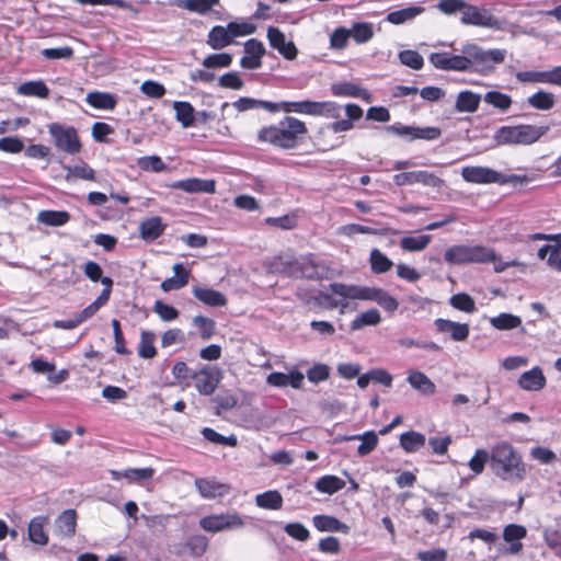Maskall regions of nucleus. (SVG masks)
<instances>
[{
	"mask_svg": "<svg viewBox=\"0 0 561 561\" xmlns=\"http://www.w3.org/2000/svg\"><path fill=\"white\" fill-rule=\"evenodd\" d=\"M401 64L414 70H420L424 65L423 57L415 50H403L399 53Z\"/></svg>",
	"mask_w": 561,
	"mask_h": 561,
	"instance_id": "obj_61",
	"label": "nucleus"
},
{
	"mask_svg": "<svg viewBox=\"0 0 561 561\" xmlns=\"http://www.w3.org/2000/svg\"><path fill=\"white\" fill-rule=\"evenodd\" d=\"M156 335L150 331H142L138 347V354L142 358H152L156 356L157 351L153 345Z\"/></svg>",
	"mask_w": 561,
	"mask_h": 561,
	"instance_id": "obj_52",
	"label": "nucleus"
},
{
	"mask_svg": "<svg viewBox=\"0 0 561 561\" xmlns=\"http://www.w3.org/2000/svg\"><path fill=\"white\" fill-rule=\"evenodd\" d=\"M393 183L397 186L423 184L424 186L439 188L444 185V180L432 172L420 170L394 174Z\"/></svg>",
	"mask_w": 561,
	"mask_h": 561,
	"instance_id": "obj_11",
	"label": "nucleus"
},
{
	"mask_svg": "<svg viewBox=\"0 0 561 561\" xmlns=\"http://www.w3.org/2000/svg\"><path fill=\"white\" fill-rule=\"evenodd\" d=\"M18 93L45 99L49 95V89L42 80L27 81L18 88Z\"/></svg>",
	"mask_w": 561,
	"mask_h": 561,
	"instance_id": "obj_42",
	"label": "nucleus"
},
{
	"mask_svg": "<svg viewBox=\"0 0 561 561\" xmlns=\"http://www.w3.org/2000/svg\"><path fill=\"white\" fill-rule=\"evenodd\" d=\"M330 367L327 364L318 363L307 370V378L312 383L325 381L330 377Z\"/></svg>",
	"mask_w": 561,
	"mask_h": 561,
	"instance_id": "obj_59",
	"label": "nucleus"
},
{
	"mask_svg": "<svg viewBox=\"0 0 561 561\" xmlns=\"http://www.w3.org/2000/svg\"><path fill=\"white\" fill-rule=\"evenodd\" d=\"M153 311L160 317L163 321H173L179 317V311L170 305H167L160 300H157L153 305Z\"/></svg>",
	"mask_w": 561,
	"mask_h": 561,
	"instance_id": "obj_64",
	"label": "nucleus"
},
{
	"mask_svg": "<svg viewBox=\"0 0 561 561\" xmlns=\"http://www.w3.org/2000/svg\"><path fill=\"white\" fill-rule=\"evenodd\" d=\"M304 379V374L298 370H293L289 374L274 371L267 376L266 382L270 386L277 388L290 386L295 389H300L302 387Z\"/></svg>",
	"mask_w": 561,
	"mask_h": 561,
	"instance_id": "obj_19",
	"label": "nucleus"
},
{
	"mask_svg": "<svg viewBox=\"0 0 561 561\" xmlns=\"http://www.w3.org/2000/svg\"><path fill=\"white\" fill-rule=\"evenodd\" d=\"M267 39L270 45L276 49L284 58L293 60L297 57L298 50L291 41H286L285 34L275 26L267 28Z\"/></svg>",
	"mask_w": 561,
	"mask_h": 561,
	"instance_id": "obj_14",
	"label": "nucleus"
},
{
	"mask_svg": "<svg viewBox=\"0 0 561 561\" xmlns=\"http://www.w3.org/2000/svg\"><path fill=\"white\" fill-rule=\"evenodd\" d=\"M171 188L181 190L186 193H215L216 186L213 180H201L191 178L175 181L170 185Z\"/></svg>",
	"mask_w": 561,
	"mask_h": 561,
	"instance_id": "obj_18",
	"label": "nucleus"
},
{
	"mask_svg": "<svg viewBox=\"0 0 561 561\" xmlns=\"http://www.w3.org/2000/svg\"><path fill=\"white\" fill-rule=\"evenodd\" d=\"M85 102L100 110H113L117 104L116 98L113 94L98 91L88 93Z\"/></svg>",
	"mask_w": 561,
	"mask_h": 561,
	"instance_id": "obj_36",
	"label": "nucleus"
},
{
	"mask_svg": "<svg viewBox=\"0 0 561 561\" xmlns=\"http://www.w3.org/2000/svg\"><path fill=\"white\" fill-rule=\"evenodd\" d=\"M244 525V518L236 512L208 515L199 520L201 528L213 534L241 529Z\"/></svg>",
	"mask_w": 561,
	"mask_h": 561,
	"instance_id": "obj_8",
	"label": "nucleus"
},
{
	"mask_svg": "<svg viewBox=\"0 0 561 561\" xmlns=\"http://www.w3.org/2000/svg\"><path fill=\"white\" fill-rule=\"evenodd\" d=\"M407 380L413 389L425 396H432L436 391L435 383L420 370H411Z\"/></svg>",
	"mask_w": 561,
	"mask_h": 561,
	"instance_id": "obj_27",
	"label": "nucleus"
},
{
	"mask_svg": "<svg viewBox=\"0 0 561 561\" xmlns=\"http://www.w3.org/2000/svg\"><path fill=\"white\" fill-rule=\"evenodd\" d=\"M331 92L335 96L362 98L367 94L366 90L352 82H337L331 85Z\"/></svg>",
	"mask_w": 561,
	"mask_h": 561,
	"instance_id": "obj_46",
	"label": "nucleus"
},
{
	"mask_svg": "<svg viewBox=\"0 0 561 561\" xmlns=\"http://www.w3.org/2000/svg\"><path fill=\"white\" fill-rule=\"evenodd\" d=\"M173 271L175 275L161 283V289L163 291L178 290L186 286L188 283L190 272L184 268L183 264H174Z\"/></svg>",
	"mask_w": 561,
	"mask_h": 561,
	"instance_id": "obj_28",
	"label": "nucleus"
},
{
	"mask_svg": "<svg viewBox=\"0 0 561 561\" xmlns=\"http://www.w3.org/2000/svg\"><path fill=\"white\" fill-rule=\"evenodd\" d=\"M480 101V94L465 90L457 95L455 108L459 113H473L478 110Z\"/></svg>",
	"mask_w": 561,
	"mask_h": 561,
	"instance_id": "obj_29",
	"label": "nucleus"
},
{
	"mask_svg": "<svg viewBox=\"0 0 561 561\" xmlns=\"http://www.w3.org/2000/svg\"><path fill=\"white\" fill-rule=\"evenodd\" d=\"M461 22L476 26L501 30V22L492 15L486 9L466 4L462 10Z\"/></svg>",
	"mask_w": 561,
	"mask_h": 561,
	"instance_id": "obj_12",
	"label": "nucleus"
},
{
	"mask_svg": "<svg viewBox=\"0 0 561 561\" xmlns=\"http://www.w3.org/2000/svg\"><path fill=\"white\" fill-rule=\"evenodd\" d=\"M185 547L192 557L199 558L208 548V539L204 535H192L186 539Z\"/></svg>",
	"mask_w": 561,
	"mask_h": 561,
	"instance_id": "obj_51",
	"label": "nucleus"
},
{
	"mask_svg": "<svg viewBox=\"0 0 561 561\" xmlns=\"http://www.w3.org/2000/svg\"><path fill=\"white\" fill-rule=\"evenodd\" d=\"M66 170V180L69 182L73 179H81L93 181L95 179V172L92 168L88 165L85 162H81L79 164L72 167H64Z\"/></svg>",
	"mask_w": 561,
	"mask_h": 561,
	"instance_id": "obj_45",
	"label": "nucleus"
},
{
	"mask_svg": "<svg viewBox=\"0 0 561 561\" xmlns=\"http://www.w3.org/2000/svg\"><path fill=\"white\" fill-rule=\"evenodd\" d=\"M142 520L148 529L152 531L162 530L169 524L171 515H141Z\"/></svg>",
	"mask_w": 561,
	"mask_h": 561,
	"instance_id": "obj_62",
	"label": "nucleus"
},
{
	"mask_svg": "<svg viewBox=\"0 0 561 561\" xmlns=\"http://www.w3.org/2000/svg\"><path fill=\"white\" fill-rule=\"evenodd\" d=\"M381 322V314L377 309H369L358 314L351 322V330L357 331L367 325H377Z\"/></svg>",
	"mask_w": 561,
	"mask_h": 561,
	"instance_id": "obj_41",
	"label": "nucleus"
},
{
	"mask_svg": "<svg viewBox=\"0 0 561 561\" xmlns=\"http://www.w3.org/2000/svg\"><path fill=\"white\" fill-rule=\"evenodd\" d=\"M466 51L472 59V66H476V70L481 73H489L493 71V67L489 62L492 61L494 64H501L504 61L506 56V50L504 49L495 48L484 50L476 44H467Z\"/></svg>",
	"mask_w": 561,
	"mask_h": 561,
	"instance_id": "obj_9",
	"label": "nucleus"
},
{
	"mask_svg": "<svg viewBox=\"0 0 561 561\" xmlns=\"http://www.w3.org/2000/svg\"><path fill=\"white\" fill-rule=\"evenodd\" d=\"M329 289L336 296H344L346 298L357 300L375 301L387 311H394L399 306L396 298L381 288L332 283L329 285Z\"/></svg>",
	"mask_w": 561,
	"mask_h": 561,
	"instance_id": "obj_3",
	"label": "nucleus"
},
{
	"mask_svg": "<svg viewBox=\"0 0 561 561\" xmlns=\"http://www.w3.org/2000/svg\"><path fill=\"white\" fill-rule=\"evenodd\" d=\"M48 523V518L45 516H36L31 519L28 524V539L41 546H45L48 542V536L44 530L45 525Z\"/></svg>",
	"mask_w": 561,
	"mask_h": 561,
	"instance_id": "obj_32",
	"label": "nucleus"
},
{
	"mask_svg": "<svg viewBox=\"0 0 561 561\" xmlns=\"http://www.w3.org/2000/svg\"><path fill=\"white\" fill-rule=\"evenodd\" d=\"M112 478L114 480H119L121 478H125L129 482H140L148 481L152 479L154 474V469L152 468H130L124 471H111Z\"/></svg>",
	"mask_w": 561,
	"mask_h": 561,
	"instance_id": "obj_30",
	"label": "nucleus"
},
{
	"mask_svg": "<svg viewBox=\"0 0 561 561\" xmlns=\"http://www.w3.org/2000/svg\"><path fill=\"white\" fill-rule=\"evenodd\" d=\"M490 323L497 330H512L522 324V319L518 316L503 312L496 317H492Z\"/></svg>",
	"mask_w": 561,
	"mask_h": 561,
	"instance_id": "obj_48",
	"label": "nucleus"
},
{
	"mask_svg": "<svg viewBox=\"0 0 561 561\" xmlns=\"http://www.w3.org/2000/svg\"><path fill=\"white\" fill-rule=\"evenodd\" d=\"M491 463V450L488 451L483 448L477 449L472 458L469 460L468 466L470 470L476 474L483 472L485 465Z\"/></svg>",
	"mask_w": 561,
	"mask_h": 561,
	"instance_id": "obj_54",
	"label": "nucleus"
},
{
	"mask_svg": "<svg viewBox=\"0 0 561 561\" xmlns=\"http://www.w3.org/2000/svg\"><path fill=\"white\" fill-rule=\"evenodd\" d=\"M542 537L550 549L554 550L557 554H561V529L546 527L542 530Z\"/></svg>",
	"mask_w": 561,
	"mask_h": 561,
	"instance_id": "obj_60",
	"label": "nucleus"
},
{
	"mask_svg": "<svg viewBox=\"0 0 561 561\" xmlns=\"http://www.w3.org/2000/svg\"><path fill=\"white\" fill-rule=\"evenodd\" d=\"M370 265L371 270L376 274H381L388 272L393 263L390 259H388L380 250L373 249L370 252Z\"/></svg>",
	"mask_w": 561,
	"mask_h": 561,
	"instance_id": "obj_50",
	"label": "nucleus"
},
{
	"mask_svg": "<svg viewBox=\"0 0 561 561\" xmlns=\"http://www.w3.org/2000/svg\"><path fill=\"white\" fill-rule=\"evenodd\" d=\"M290 275L309 279L322 278L324 276L323 265L310 257H302L290 263Z\"/></svg>",
	"mask_w": 561,
	"mask_h": 561,
	"instance_id": "obj_15",
	"label": "nucleus"
},
{
	"mask_svg": "<svg viewBox=\"0 0 561 561\" xmlns=\"http://www.w3.org/2000/svg\"><path fill=\"white\" fill-rule=\"evenodd\" d=\"M36 219L48 227H60L70 220V214L66 210H41Z\"/></svg>",
	"mask_w": 561,
	"mask_h": 561,
	"instance_id": "obj_33",
	"label": "nucleus"
},
{
	"mask_svg": "<svg viewBox=\"0 0 561 561\" xmlns=\"http://www.w3.org/2000/svg\"><path fill=\"white\" fill-rule=\"evenodd\" d=\"M490 469L497 479L513 485L522 483L528 474L522 454L507 442L492 446Z\"/></svg>",
	"mask_w": 561,
	"mask_h": 561,
	"instance_id": "obj_1",
	"label": "nucleus"
},
{
	"mask_svg": "<svg viewBox=\"0 0 561 561\" xmlns=\"http://www.w3.org/2000/svg\"><path fill=\"white\" fill-rule=\"evenodd\" d=\"M245 55L241 58L240 65L244 69H259L262 66V57L265 54V47L262 42L251 38L244 43Z\"/></svg>",
	"mask_w": 561,
	"mask_h": 561,
	"instance_id": "obj_16",
	"label": "nucleus"
},
{
	"mask_svg": "<svg viewBox=\"0 0 561 561\" xmlns=\"http://www.w3.org/2000/svg\"><path fill=\"white\" fill-rule=\"evenodd\" d=\"M316 101L302 100V101H283V112L285 113H298L313 116Z\"/></svg>",
	"mask_w": 561,
	"mask_h": 561,
	"instance_id": "obj_49",
	"label": "nucleus"
},
{
	"mask_svg": "<svg viewBox=\"0 0 561 561\" xmlns=\"http://www.w3.org/2000/svg\"><path fill=\"white\" fill-rule=\"evenodd\" d=\"M461 176L466 182L474 184H506L513 176L504 175L488 167H465Z\"/></svg>",
	"mask_w": 561,
	"mask_h": 561,
	"instance_id": "obj_10",
	"label": "nucleus"
},
{
	"mask_svg": "<svg viewBox=\"0 0 561 561\" xmlns=\"http://www.w3.org/2000/svg\"><path fill=\"white\" fill-rule=\"evenodd\" d=\"M348 31L351 33V37H353V39L358 44L367 43L374 36L373 25L366 22L354 23L352 28Z\"/></svg>",
	"mask_w": 561,
	"mask_h": 561,
	"instance_id": "obj_55",
	"label": "nucleus"
},
{
	"mask_svg": "<svg viewBox=\"0 0 561 561\" xmlns=\"http://www.w3.org/2000/svg\"><path fill=\"white\" fill-rule=\"evenodd\" d=\"M47 127L58 150L69 154H76L81 151L82 145L75 127L59 123H51Z\"/></svg>",
	"mask_w": 561,
	"mask_h": 561,
	"instance_id": "obj_6",
	"label": "nucleus"
},
{
	"mask_svg": "<svg viewBox=\"0 0 561 561\" xmlns=\"http://www.w3.org/2000/svg\"><path fill=\"white\" fill-rule=\"evenodd\" d=\"M193 295L201 302L210 307H222L227 305L225 295L211 288L194 286Z\"/></svg>",
	"mask_w": 561,
	"mask_h": 561,
	"instance_id": "obj_23",
	"label": "nucleus"
},
{
	"mask_svg": "<svg viewBox=\"0 0 561 561\" xmlns=\"http://www.w3.org/2000/svg\"><path fill=\"white\" fill-rule=\"evenodd\" d=\"M193 324L201 330V336L203 340H209L215 332V322L213 319L204 316H196L193 319Z\"/></svg>",
	"mask_w": 561,
	"mask_h": 561,
	"instance_id": "obj_63",
	"label": "nucleus"
},
{
	"mask_svg": "<svg viewBox=\"0 0 561 561\" xmlns=\"http://www.w3.org/2000/svg\"><path fill=\"white\" fill-rule=\"evenodd\" d=\"M344 486L345 481L333 474L322 476L314 482L316 490L328 495L341 491Z\"/></svg>",
	"mask_w": 561,
	"mask_h": 561,
	"instance_id": "obj_34",
	"label": "nucleus"
},
{
	"mask_svg": "<svg viewBox=\"0 0 561 561\" xmlns=\"http://www.w3.org/2000/svg\"><path fill=\"white\" fill-rule=\"evenodd\" d=\"M425 435L419 432L409 431L400 436V446L407 453H415L425 445Z\"/></svg>",
	"mask_w": 561,
	"mask_h": 561,
	"instance_id": "obj_38",
	"label": "nucleus"
},
{
	"mask_svg": "<svg viewBox=\"0 0 561 561\" xmlns=\"http://www.w3.org/2000/svg\"><path fill=\"white\" fill-rule=\"evenodd\" d=\"M484 102L501 110L502 112L507 111L512 105L511 96L499 91L486 92L484 95Z\"/></svg>",
	"mask_w": 561,
	"mask_h": 561,
	"instance_id": "obj_56",
	"label": "nucleus"
},
{
	"mask_svg": "<svg viewBox=\"0 0 561 561\" xmlns=\"http://www.w3.org/2000/svg\"><path fill=\"white\" fill-rule=\"evenodd\" d=\"M549 130L548 126L520 124L516 126H502L494 136V141L500 145H531L539 140Z\"/></svg>",
	"mask_w": 561,
	"mask_h": 561,
	"instance_id": "obj_4",
	"label": "nucleus"
},
{
	"mask_svg": "<svg viewBox=\"0 0 561 561\" xmlns=\"http://www.w3.org/2000/svg\"><path fill=\"white\" fill-rule=\"evenodd\" d=\"M538 257L546 261L547 265L557 272H561V243L545 244L537 253Z\"/></svg>",
	"mask_w": 561,
	"mask_h": 561,
	"instance_id": "obj_26",
	"label": "nucleus"
},
{
	"mask_svg": "<svg viewBox=\"0 0 561 561\" xmlns=\"http://www.w3.org/2000/svg\"><path fill=\"white\" fill-rule=\"evenodd\" d=\"M435 328L439 333H448L450 339L455 342L466 341L469 336V325L467 323H459L447 319H436Z\"/></svg>",
	"mask_w": 561,
	"mask_h": 561,
	"instance_id": "obj_17",
	"label": "nucleus"
},
{
	"mask_svg": "<svg viewBox=\"0 0 561 561\" xmlns=\"http://www.w3.org/2000/svg\"><path fill=\"white\" fill-rule=\"evenodd\" d=\"M165 226L162 224V219L158 216L150 217L144 220L139 226L140 237L151 242L158 239L164 231Z\"/></svg>",
	"mask_w": 561,
	"mask_h": 561,
	"instance_id": "obj_24",
	"label": "nucleus"
},
{
	"mask_svg": "<svg viewBox=\"0 0 561 561\" xmlns=\"http://www.w3.org/2000/svg\"><path fill=\"white\" fill-rule=\"evenodd\" d=\"M449 304L455 309L463 312L472 313L476 311L474 300L465 293L453 295L449 299Z\"/></svg>",
	"mask_w": 561,
	"mask_h": 561,
	"instance_id": "obj_57",
	"label": "nucleus"
},
{
	"mask_svg": "<svg viewBox=\"0 0 561 561\" xmlns=\"http://www.w3.org/2000/svg\"><path fill=\"white\" fill-rule=\"evenodd\" d=\"M255 504L264 510H280L283 496L277 490H268L255 496Z\"/></svg>",
	"mask_w": 561,
	"mask_h": 561,
	"instance_id": "obj_37",
	"label": "nucleus"
},
{
	"mask_svg": "<svg viewBox=\"0 0 561 561\" xmlns=\"http://www.w3.org/2000/svg\"><path fill=\"white\" fill-rule=\"evenodd\" d=\"M343 107L333 101H316L313 116H324L327 118L337 119L342 115Z\"/></svg>",
	"mask_w": 561,
	"mask_h": 561,
	"instance_id": "obj_47",
	"label": "nucleus"
},
{
	"mask_svg": "<svg viewBox=\"0 0 561 561\" xmlns=\"http://www.w3.org/2000/svg\"><path fill=\"white\" fill-rule=\"evenodd\" d=\"M467 45L461 49V55L450 53H432L428 56L430 62L439 70L445 71H469L473 69L472 59L466 51Z\"/></svg>",
	"mask_w": 561,
	"mask_h": 561,
	"instance_id": "obj_7",
	"label": "nucleus"
},
{
	"mask_svg": "<svg viewBox=\"0 0 561 561\" xmlns=\"http://www.w3.org/2000/svg\"><path fill=\"white\" fill-rule=\"evenodd\" d=\"M218 0H175L174 4L190 12L206 14L211 8L218 4Z\"/></svg>",
	"mask_w": 561,
	"mask_h": 561,
	"instance_id": "obj_39",
	"label": "nucleus"
},
{
	"mask_svg": "<svg viewBox=\"0 0 561 561\" xmlns=\"http://www.w3.org/2000/svg\"><path fill=\"white\" fill-rule=\"evenodd\" d=\"M196 390L203 396H210L220 381V371L216 367L206 366L191 375Z\"/></svg>",
	"mask_w": 561,
	"mask_h": 561,
	"instance_id": "obj_13",
	"label": "nucleus"
},
{
	"mask_svg": "<svg viewBox=\"0 0 561 561\" xmlns=\"http://www.w3.org/2000/svg\"><path fill=\"white\" fill-rule=\"evenodd\" d=\"M232 43L228 27L216 25L208 33L207 45L215 50L222 49Z\"/></svg>",
	"mask_w": 561,
	"mask_h": 561,
	"instance_id": "obj_31",
	"label": "nucleus"
},
{
	"mask_svg": "<svg viewBox=\"0 0 561 561\" xmlns=\"http://www.w3.org/2000/svg\"><path fill=\"white\" fill-rule=\"evenodd\" d=\"M306 124L293 116H286L277 125L260 129L259 141L268 142L280 149H295L307 135Z\"/></svg>",
	"mask_w": 561,
	"mask_h": 561,
	"instance_id": "obj_2",
	"label": "nucleus"
},
{
	"mask_svg": "<svg viewBox=\"0 0 561 561\" xmlns=\"http://www.w3.org/2000/svg\"><path fill=\"white\" fill-rule=\"evenodd\" d=\"M431 240L430 234L407 236L400 240V247L408 252H417L426 249Z\"/></svg>",
	"mask_w": 561,
	"mask_h": 561,
	"instance_id": "obj_40",
	"label": "nucleus"
},
{
	"mask_svg": "<svg viewBox=\"0 0 561 561\" xmlns=\"http://www.w3.org/2000/svg\"><path fill=\"white\" fill-rule=\"evenodd\" d=\"M518 386L526 391H539L546 386V377L540 367H534L520 375Z\"/></svg>",
	"mask_w": 561,
	"mask_h": 561,
	"instance_id": "obj_21",
	"label": "nucleus"
},
{
	"mask_svg": "<svg viewBox=\"0 0 561 561\" xmlns=\"http://www.w3.org/2000/svg\"><path fill=\"white\" fill-rule=\"evenodd\" d=\"M352 438L362 440L360 445L357 447V454L362 457L371 453L378 444V436L373 431L355 435Z\"/></svg>",
	"mask_w": 561,
	"mask_h": 561,
	"instance_id": "obj_53",
	"label": "nucleus"
},
{
	"mask_svg": "<svg viewBox=\"0 0 561 561\" xmlns=\"http://www.w3.org/2000/svg\"><path fill=\"white\" fill-rule=\"evenodd\" d=\"M424 12L423 7L412 5L397 11L389 12L386 16V21L391 24L400 25L408 21L415 19L417 15Z\"/></svg>",
	"mask_w": 561,
	"mask_h": 561,
	"instance_id": "obj_35",
	"label": "nucleus"
},
{
	"mask_svg": "<svg viewBox=\"0 0 561 561\" xmlns=\"http://www.w3.org/2000/svg\"><path fill=\"white\" fill-rule=\"evenodd\" d=\"M445 261L449 264L489 263L494 250L484 245H454L446 250Z\"/></svg>",
	"mask_w": 561,
	"mask_h": 561,
	"instance_id": "obj_5",
	"label": "nucleus"
},
{
	"mask_svg": "<svg viewBox=\"0 0 561 561\" xmlns=\"http://www.w3.org/2000/svg\"><path fill=\"white\" fill-rule=\"evenodd\" d=\"M57 533L64 537H72L76 533L77 513L75 510H66L55 520Z\"/></svg>",
	"mask_w": 561,
	"mask_h": 561,
	"instance_id": "obj_25",
	"label": "nucleus"
},
{
	"mask_svg": "<svg viewBox=\"0 0 561 561\" xmlns=\"http://www.w3.org/2000/svg\"><path fill=\"white\" fill-rule=\"evenodd\" d=\"M196 489L204 499H215L217 496H224L229 492V488L215 479H196Z\"/></svg>",
	"mask_w": 561,
	"mask_h": 561,
	"instance_id": "obj_22",
	"label": "nucleus"
},
{
	"mask_svg": "<svg viewBox=\"0 0 561 561\" xmlns=\"http://www.w3.org/2000/svg\"><path fill=\"white\" fill-rule=\"evenodd\" d=\"M312 524L314 528L321 533H341L345 535L350 533L348 525L331 515H314L312 517Z\"/></svg>",
	"mask_w": 561,
	"mask_h": 561,
	"instance_id": "obj_20",
	"label": "nucleus"
},
{
	"mask_svg": "<svg viewBox=\"0 0 561 561\" xmlns=\"http://www.w3.org/2000/svg\"><path fill=\"white\" fill-rule=\"evenodd\" d=\"M232 62V55L228 53H219L208 55L203 60V66L205 68H226L229 67Z\"/></svg>",
	"mask_w": 561,
	"mask_h": 561,
	"instance_id": "obj_58",
	"label": "nucleus"
},
{
	"mask_svg": "<svg viewBox=\"0 0 561 561\" xmlns=\"http://www.w3.org/2000/svg\"><path fill=\"white\" fill-rule=\"evenodd\" d=\"M527 102L531 107L539 111L551 110L556 104L554 95L543 90H539L530 95Z\"/></svg>",
	"mask_w": 561,
	"mask_h": 561,
	"instance_id": "obj_43",
	"label": "nucleus"
},
{
	"mask_svg": "<svg viewBox=\"0 0 561 561\" xmlns=\"http://www.w3.org/2000/svg\"><path fill=\"white\" fill-rule=\"evenodd\" d=\"M176 119L184 128L191 127L194 123V107L188 102L175 101L173 103Z\"/></svg>",
	"mask_w": 561,
	"mask_h": 561,
	"instance_id": "obj_44",
	"label": "nucleus"
}]
</instances>
